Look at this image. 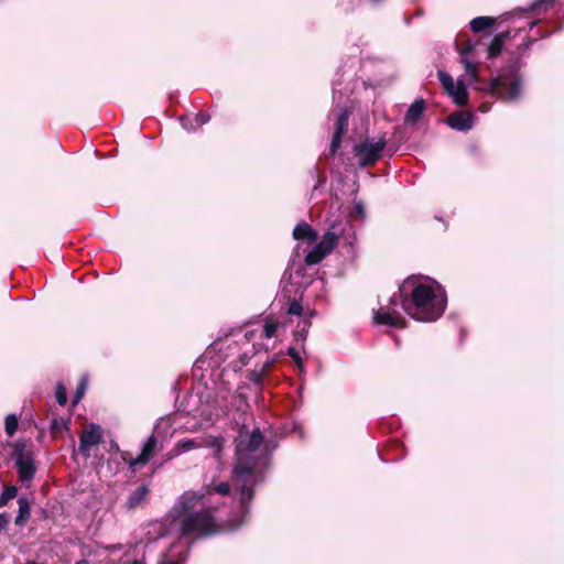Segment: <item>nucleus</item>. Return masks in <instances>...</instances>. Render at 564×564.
<instances>
[{
  "label": "nucleus",
  "mask_w": 564,
  "mask_h": 564,
  "mask_svg": "<svg viewBox=\"0 0 564 564\" xmlns=\"http://www.w3.org/2000/svg\"><path fill=\"white\" fill-rule=\"evenodd\" d=\"M264 437L259 429L236 438L235 464L231 471L234 486L240 492V506L247 514L254 498V487L264 481L270 455L260 452Z\"/></svg>",
  "instance_id": "obj_1"
},
{
  "label": "nucleus",
  "mask_w": 564,
  "mask_h": 564,
  "mask_svg": "<svg viewBox=\"0 0 564 564\" xmlns=\"http://www.w3.org/2000/svg\"><path fill=\"white\" fill-rule=\"evenodd\" d=\"M402 290H409V297L401 299V306L410 317L419 322H434L445 312V295L436 294L431 285L420 283L416 276L406 278Z\"/></svg>",
  "instance_id": "obj_2"
},
{
  "label": "nucleus",
  "mask_w": 564,
  "mask_h": 564,
  "mask_svg": "<svg viewBox=\"0 0 564 564\" xmlns=\"http://www.w3.org/2000/svg\"><path fill=\"white\" fill-rule=\"evenodd\" d=\"M536 39H529L518 46V56L508 59L500 74L489 82L488 91L503 101L517 100L520 96L521 78L519 70L524 65L522 57Z\"/></svg>",
  "instance_id": "obj_3"
},
{
  "label": "nucleus",
  "mask_w": 564,
  "mask_h": 564,
  "mask_svg": "<svg viewBox=\"0 0 564 564\" xmlns=\"http://www.w3.org/2000/svg\"><path fill=\"white\" fill-rule=\"evenodd\" d=\"M220 531V525L215 522L214 517L207 509L185 514L180 524L182 536L206 538Z\"/></svg>",
  "instance_id": "obj_4"
},
{
  "label": "nucleus",
  "mask_w": 564,
  "mask_h": 564,
  "mask_svg": "<svg viewBox=\"0 0 564 564\" xmlns=\"http://www.w3.org/2000/svg\"><path fill=\"white\" fill-rule=\"evenodd\" d=\"M12 457L14 458L19 479L22 482L31 481L36 473L32 449L28 448L24 443L17 442L13 445Z\"/></svg>",
  "instance_id": "obj_5"
},
{
  "label": "nucleus",
  "mask_w": 564,
  "mask_h": 564,
  "mask_svg": "<svg viewBox=\"0 0 564 564\" xmlns=\"http://www.w3.org/2000/svg\"><path fill=\"white\" fill-rule=\"evenodd\" d=\"M387 145L384 138L373 143L369 139L357 143L354 147V153L358 158V165L362 169L373 166L380 159L383 149Z\"/></svg>",
  "instance_id": "obj_6"
},
{
  "label": "nucleus",
  "mask_w": 564,
  "mask_h": 564,
  "mask_svg": "<svg viewBox=\"0 0 564 564\" xmlns=\"http://www.w3.org/2000/svg\"><path fill=\"white\" fill-rule=\"evenodd\" d=\"M102 432L98 424H91L89 429L84 430L79 436L78 451L86 457L89 456V448L102 443Z\"/></svg>",
  "instance_id": "obj_7"
},
{
  "label": "nucleus",
  "mask_w": 564,
  "mask_h": 564,
  "mask_svg": "<svg viewBox=\"0 0 564 564\" xmlns=\"http://www.w3.org/2000/svg\"><path fill=\"white\" fill-rule=\"evenodd\" d=\"M373 323L377 325H388L395 328H405L408 323L395 311L389 312L380 308L373 314Z\"/></svg>",
  "instance_id": "obj_8"
},
{
  "label": "nucleus",
  "mask_w": 564,
  "mask_h": 564,
  "mask_svg": "<svg viewBox=\"0 0 564 564\" xmlns=\"http://www.w3.org/2000/svg\"><path fill=\"white\" fill-rule=\"evenodd\" d=\"M474 116L470 111L460 110L451 113L446 118V123L454 130L467 131L471 129Z\"/></svg>",
  "instance_id": "obj_9"
},
{
  "label": "nucleus",
  "mask_w": 564,
  "mask_h": 564,
  "mask_svg": "<svg viewBox=\"0 0 564 564\" xmlns=\"http://www.w3.org/2000/svg\"><path fill=\"white\" fill-rule=\"evenodd\" d=\"M150 495V488L149 485H141L135 490L130 492V495L127 498V501L124 503V507L128 511L135 510L138 508H141L147 502Z\"/></svg>",
  "instance_id": "obj_10"
},
{
  "label": "nucleus",
  "mask_w": 564,
  "mask_h": 564,
  "mask_svg": "<svg viewBox=\"0 0 564 564\" xmlns=\"http://www.w3.org/2000/svg\"><path fill=\"white\" fill-rule=\"evenodd\" d=\"M158 438L151 435L143 444L141 453L131 462V466H143L150 462L158 451Z\"/></svg>",
  "instance_id": "obj_11"
},
{
  "label": "nucleus",
  "mask_w": 564,
  "mask_h": 564,
  "mask_svg": "<svg viewBox=\"0 0 564 564\" xmlns=\"http://www.w3.org/2000/svg\"><path fill=\"white\" fill-rule=\"evenodd\" d=\"M340 237V230L338 224H332L327 231L323 235L322 240L316 243L326 252L330 253L337 246Z\"/></svg>",
  "instance_id": "obj_12"
},
{
  "label": "nucleus",
  "mask_w": 564,
  "mask_h": 564,
  "mask_svg": "<svg viewBox=\"0 0 564 564\" xmlns=\"http://www.w3.org/2000/svg\"><path fill=\"white\" fill-rule=\"evenodd\" d=\"M512 37L510 31H503L496 34L487 48V58L492 59L498 57L508 40Z\"/></svg>",
  "instance_id": "obj_13"
},
{
  "label": "nucleus",
  "mask_w": 564,
  "mask_h": 564,
  "mask_svg": "<svg viewBox=\"0 0 564 564\" xmlns=\"http://www.w3.org/2000/svg\"><path fill=\"white\" fill-rule=\"evenodd\" d=\"M292 236L295 240H307L308 242H315L318 239V232L306 221L299 223L294 227Z\"/></svg>",
  "instance_id": "obj_14"
},
{
  "label": "nucleus",
  "mask_w": 564,
  "mask_h": 564,
  "mask_svg": "<svg viewBox=\"0 0 564 564\" xmlns=\"http://www.w3.org/2000/svg\"><path fill=\"white\" fill-rule=\"evenodd\" d=\"M204 447L203 437L178 441L171 451L172 456H177L192 449Z\"/></svg>",
  "instance_id": "obj_15"
},
{
  "label": "nucleus",
  "mask_w": 564,
  "mask_h": 564,
  "mask_svg": "<svg viewBox=\"0 0 564 564\" xmlns=\"http://www.w3.org/2000/svg\"><path fill=\"white\" fill-rule=\"evenodd\" d=\"M425 107H426V104H425L424 99H422V98L416 99L406 110V113L404 117L405 123H410V124L416 123L423 116Z\"/></svg>",
  "instance_id": "obj_16"
},
{
  "label": "nucleus",
  "mask_w": 564,
  "mask_h": 564,
  "mask_svg": "<svg viewBox=\"0 0 564 564\" xmlns=\"http://www.w3.org/2000/svg\"><path fill=\"white\" fill-rule=\"evenodd\" d=\"M18 516L15 517V524L18 527H23L28 523L31 517V503L28 497L21 496L18 499Z\"/></svg>",
  "instance_id": "obj_17"
},
{
  "label": "nucleus",
  "mask_w": 564,
  "mask_h": 564,
  "mask_svg": "<svg viewBox=\"0 0 564 564\" xmlns=\"http://www.w3.org/2000/svg\"><path fill=\"white\" fill-rule=\"evenodd\" d=\"M205 496V492L198 495L197 492H186L181 497L178 508L182 512H188L193 510L199 500Z\"/></svg>",
  "instance_id": "obj_18"
},
{
  "label": "nucleus",
  "mask_w": 564,
  "mask_h": 564,
  "mask_svg": "<svg viewBox=\"0 0 564 564\" xmlns=\"http://www.w3.org/2000/svg\"><path fill=\"white\" fill-rule=\"evenodd\" d=\"M455 46L460 55V58L466 57V55L471 53L475 48V45L473 44L467 33H459L457 35Z\"/></svg>",
  "instance_id": "obj_19"
},
{
  "label": "nucleus",
  "mask_w": 564,
  "mask_h": 564,
  "mask_svg": "<svg viewBox=\"0 0 564 564\" xmlns=\"http://www.w3.org/2000/svg\"><path fill=\"white\" fill-rule=\"evenodd\" d=\"M448 95L453 98L454 102L459 107H464L468 104L467 88L459 80H458L456 87L454 88V90H452V93H449Z\"/></svg>",
  "instance_id": "obj_20"
},
{
  "label": "nucleus",
  "mask_w": 564,
  "mask_h": 564,
  "mask_svg": "<svg viewBox=\"0 0 564 564\" xmlns=\"http://www.w3.org/2000/svg\"><path fill=\"white\" fill-rule=\"evenodd\" d=\"M496 23V19L491 17H477L473 19L469 23L470 30L474 33H480L489 28H491Z\"/></svg>",
  "instance_id": "obj_21"
},
{
  "label": "nucleus",
  "mask_w": 564,
  "mask_h": 564,
  "mask_svg": "<svg viewBox=\"0 0 564 564\" xmlns=\"http://www.w3.org/2000/svg\"><path fill=\"white\" fill-rule=\"evenodd\" d=\"M349 116L350 112L347 109H344L340 111V113L337 116L336 119V129L334 134L338 135H345L348 130V122H349Z\"/></svg>",
  "instance_id": "obj_22"
},
{
  "label": "nucleus",
  "mask_w": 564,
  "mask_h": 564,
  "mask_svg": "<svg viewBox=\"0 0 564 564\" xmlns=\"http://www.w3.org/2000/svg\"><path fill=\"white\" fill-rule=\"evenodd\" d=\"M328 253H326L321 246L315 245L314 248L305 256L304 262L307 265L319 263Z\"/></svg>",
  "instance_id": "obj_23"
},
{
  "label": "nucleus",
  "mask_w": 564,
  "mask_h": 564,
  "mask_svg": "<svg viewBox=\"0 0 564 564\" xmlns=\"http://www.w3.org/2000/svg\"><path fill=\"white\" fill-rule=\"evenodd\" d=\"M204 441V447H210L214 449L215 456L219 457L220 453L224 448V438L223 437H216V436H206L203 437Z\"/></svg>",
  "instance_id": "obj_24"
},
{
  "label": "nucleus",
  "mask_w": 564,
  "mask_h": 564,
  "mask_svg": "<svg viewBox=\"0 0 564 564\" xmlns=\"http://www.w3.org/2000/svg\"><path fill=\"white\" fill-rule=\"evenodd\" d=\"M311 325L312 323L308 318L299 322L294 330V339L296 341H305Z\"/></svg>",
  "instance_id": "obj_25"
},
{
  "label": "nucleus",
  "mask_w": 564,
  "mask_h": 564,
  "mask_svg": "<svg viewBox=\"0 0 564 564\" xmlns=\"http://www.w3.org/2000/svg\"><path fill=\"white\" fill-rule=\"evenodd\" d=\"M203 490H204L205 495H212V494L216 492V494H219L223 496H227L230 492V486L227 481H223L216 486L206 485L203 487Z\"/></svg>",
  "instance_id": "obj_26"
},
{
  "label": "nucleus",
  "mask_w": 564,
  "mask_h": 564,
  "mask_svg": "<svg viewBox=\"0 0 564 564\" xmlns=\"http://www.w3.org/2000/svg\"><path fill=\"white\" fill-rule=\"evenodd\" d=\"M18 495V488L13 485L4 486L3 491L0 495V507H4L8 502L15 498Z\"/></svg>",
  "instance_id": "obj_27"
},
{
  "label": "nucleus",
  "mask_w": 564,
  "mask_h": 564,
  "mask_svg": "<svg viewBox=\"0 0 564 564\" xmlns=\"http://www.w3.org/2000/svg\"><path fill=\"white\" fill-rule=\"evenodd\" d=\"M437 77L447 94L452 93V90H454L456 87L453 77L448 73L438 70Z\"/></svg>",
  "instance_id": "obj_28"
},
{
  "label": "nucleus",
  "mask_w": 564,
  "mask_h": 564,
  "mask_svg": "<svg viewBox=\"0 0 564 564\" xmlns=\"http://www.w3.org/2000/svg\"><path fill=\"white\" fill-rule=\"evenodd\" d=\"M19 420L15 414H9L6 417L4 430L8 436H13L18 430Z\"/></svg>",
  "instance_id": "obj_29"
},
{
  "label": "nucleus",
  "mask_w": 564,
  "mask_h": 564,
  "mask_svg": "<svg viewBox=\"0 0 564 564\" xmlns=\"http://www.w3.org/2000/svg\"><path fill=\"white\" fill-rule=\"evenodd\" d=\"M278 328H279V323L275 322L272 317H267L264 321L263 336L265 338L274 337Z\"/></svg>",
  "instance_id": "obj_30"
},
{
  "label": "nucleus",
  "mask_w": 564,
  "mask_h": 564,
  "mask_svg": "<svg viewBox=\"0 0 564 564\" xmlns=\"http://www.w3.org/2000/svg\"><path fill=\"white\" fill-rule=\"evenodd\" d=\"M554 2L555 0H535L530 8L536 13L546 12Z\"/></svg>",
  "instance_id": "obj_31"
},
{
  "label": "nucleus",
  "mask_w": 564,
  "mask_h": 564,
  "mask_svg": "<svg viewBox=\"0 0 564 564\" xmlns=\"http://www.w3.org/2000/svg\"><path fill=\"white\" fill-rule=\"evenodd\" d=\"M460 62L465 66L466 73L471 77L473 80L478 79V66L474 62L467 59L466 57L460 58Z\"/></svg>",
  "instance_id": "obj_32"
},
{
  "label": "nucleus",
  "mask_w": 564,
  "mask_h": 564,
  "mask_svg": "<svg viewBox=\"0 0 564 564\" xmlns=\"http://www.w3.org/2000/svg\"><path fill=\"white\" fill-rule=\"evenodd\" d=\"M264 375H262V372L260 370H257V369H252V370H249L246 375V378L251 381L252 383H254L256 386H258L259 388H262L263 386V380H264Z\"/></svg>",
  "instance_id": "obj_33"
},
{
  "label": "nucleus",
  "mask_w": 564,
  "mask_h": 564,
  "mask_svg": "<svg viewBox=\"0 0 564 564\" xmlns=\"http://www.w3.org/2000/svg\"><path fill=\"white\" fill-rule=\"evenodd\" d=\"M55 398L59 405H65L67 402V390L63 383H57L55 388Z\"/></svg>",
  "instance_id": "obj_34"
},
{
  "label": "nucleus",
  "mask_w": 564,
  "mask_h": 564,
  "mask_svg": "<svg viewBox=\"0 0 564 564\" xmlns=\"http://www.w3.org/2000/svg\"><path fill=\"white\" fill-rule=\"evenodd\" d=\"M403 297H409V290H402V284L400 285L399 288V291L395 292L391 297H390V305L391 306H395L398 304H401V299Z\"/></svg>",
  "instance_id": "obj_35"
},
{
  "label": "nucleus",
  "mask_w": 564,
  "mask_h": 564,
  "mask_svg": "<svg viewBox=\"0 0 564 564\" xmlns=\"http://www.w3.org/2000/svg\"><path fill=\"white\" fill-rule=\"evenodd\" d=\"M286 312H288L289 315L302 316L304 314V308H303V305H302V303L300 301L293 300L290 303Z\"/></svg>",
  "instance_id": "obj_36"
},
{
  "label": "nucleus",
  "mask_w": 564,
  "mask_h": 564,
  "mask_svg": "<svg viewBox=\"0 0 564 564\" xmlns=\"http://www.w3.org/2000/svg\"><path fill=\"white\" fill-rule=\"evenodd\" d=\"M341 139H343V135L333 134L330 144H329L328 156H334L337 153L338 149L340 148Z\"/></svg>",
  "instance_id": "obj_37"
},
{
  "label": "nucleus",
  "mask_w": 564,
  "mask_h": 564,
  "mask_svg": "<svg viewBox=\"0 0 564 564\" xmlns=\"http://www.w3.org/2000/svg\"><path fill=\"white\" fill-rule=\"evenodd\" d=\"M86 386H87V381H86V379H83L79 382V384L77 387V390H76V392H75V394L73 397V404L74 405L77 404L83 399V397L85 394V391H86Z\"/></svg>",
  "instance_id": "obj_38"
},
{
  "label": "nucleus",
  "mask_w": 564,
  "mask_h": 564,
  "mask_svg": "<svg viewBox=\"0 0 564 564\" xmlns=\"http://www.w3.org/2000/svg\"><path fill=\"white\" fill-rule=\"evenodd\" d=\"M210 115L206 111H198L195 115V127H202L203 124L207 123L210 120Z\"/></svg>",
  "instance_id": "obj_39"
},
{
  "label": "nucleus",
  "mask_w": 564,
  "mask_h": 564,
  "mask_svg": "<svg viewBox=\"0 0 564 564\" xmlns=\"http://www.w3.org/2000/svg\"><path fill=\"white\" fill-rule=\"evenodd\" d=\"M276 361H278V357H276V356H274V357H272L271 359L267 360V361L262 365V367H261V369H260V371L262 372V375H264V376L267 377V376L270 373V371L273 369V367H274V365H275V362H276Z\"/></svg>",
  "instance_id": "obj_40"
},
{
  "label": "nucleus",
  "mask_w": 564,
  "mask_h": 564,
  "mask_svg": "<svg viewBox=\"0 0 564 564\" xmlns=\"http://www.w3.org/2000/svg\"><path fill=\"white\" fill-rule=\"evenodd\" d=\"M288 355L295 361L297 367H300V368L303 367V360H302L299 351L294 347H290L288 349Z\"/></svg>",
  "instance_id": "obj_41"
},
{
  "label": "nucleus",
  "mask_w": 564,
  "mask_h": 564,
  "mask_svg": "<svg viewBox=\"0 0 564 564\" xmlns=\"http://www.w3.org/2000/svg\"><path fill=\"white\" fill-rule=\"evenodd\" d=\"M250 356L247 354V352H243L242 355L239 356V358L235 361V366L238 367V368H242L245 367L246 365L249 364V360H250Z\"/></svg>",
  "instance_id": "obj_42"
},
{
  "label": "nucleus",
  "mask_w": 564,
  "mask_h": 564,
  "mask_svg": "<svg viewBox=\"0 0 564 564\" xmlns=\"http://www.w3.org/2000/svg\"><path fill=\"white\" fill-rule=\"evenodd\" d=\"M121 458L124 463H127L129 465V467L131 468H134L135 466H131V462H133L135 459V457H133L130 452H122L121 453Z\"/></svg>",
  "instance_id": "obj_43"
},
{
  "label": "nucleus",
  "mask_w": 564,
  "mask_h": 564,
  "mask_svg": "<svg viewBox=\"0 0 564 564\" xmlns=\"http://www.w3.org/2000/svg\"><path fill=\"white\" fill-rule=\"evenodd\" d=\"M180 121L182 123V127L186 130L194 131L196 129V127H194L192 123L188 124V118L185 116H182L180 118Z\"/></svg>",
  "instance_id": "obj_44"
},
{
  "label": "nucleus",
  "mask_w": 564,
  "mask_h": 564,
  "mask_svg": "<svg viewBox=\"0 0 564 564\" xmlns=\"http://www.w3.org/2000/svg\"><path fill=\"white\" fill-rule=\"evenodd\" d=\"M9 522L8 516L6 513H0V532L8 527Z\"/></svg>",
  "instance_id": "obj_45"
},
{
  "label": "nucleus",
  "mask_w": 564,
  "mask_h": 564,
  "mask_svg": "<svg viewBox=\"0 0 564 564\" xmlns=\"http://www.w3.org/2000/svg\"><path fill=\"white\" fill-rule=\"evenodd\" d=\"M354 208L356 214H358L361 217L365 216V206L361 202H356Z\"/></svg>",
  "instance_id": "obj_46"
},
{
  "label": "nucleus",
  "mask_w": 564,
  "mask_h": 564,
  "mask_svg": "<svg viewBox=\"0 0 564 564\" xmlns=\"http://www.w3.org/2000/svg\"><path fill=\"white\" fill-rule=\"evenodd\" d=\"M315 315H316L315 310H307V312L305 314V318H308L311 321V318L314 317Z\"/></svg>",
  "instance_id": "obj_47"
},
{
  "label": "nucleus",
  "mask_w": 564,
  "mask_h": 564,
  "mask_svg": "<svg viewBox=\"0 0 564 564\" xmlns=\"http://www.w3.org/2000/svg\"><path fill=\"white\" fill-rule=\"evenodd\" d=\"M57 429H58V422L56 419H53V421L51 423V430L54 433Z\"/></svg>",
  "instance_id": "obj_48"
},
{
  "label": "nucleus",
  "mask_w": 564,
  "mask_h": 564,
  "mask_svg": "<svg viewBox=\"0 0 564 564\" xmlns=\"http://www.w3.org/2000/svg\"><path fill=\"white\" fill-rule=\"evenodd\" d=\"M489 109H490V106H489L488 104H486V102H484V104L479 107V110H480L481 112H487V111H489Z\"/></svg>",
  "instance_id": "obj_49"
},
{
  "label": "nucleus",
  "mask_w": 564,
  "mask_h": 564,
  "mask_svg": "<svg viewBox=\"0 0 564 564\" xmlns=\"http://www.w3.org/2000/svg\"><path fill=\"white\" fill-rule=\"evenodd\" d=\"M161 564H182L181 562L178 561H170L167 558H164Z\"/></svg>",
  "instance_id": "obj_50"
},
{
  "label": "nucleus",
  "mask_w": 564,
  "mask_h": 564,
  "mask_svg": "<svg viewBox=\"0 0 564 564\" xmlns=\"http://www.w3.org/2000/svg\"><path fill=\"white\" fill-rule=\"evenodd\" d=\"M131 564H145L143 560H134Z\"/></svg>",
  "instance_id": "obj_51"
},
{
  "label": "nucleus",
  "mask_w": 564,
  "mask_h": 564,
  "mask_svg": "<svg viewBox=\"0 0 564 564\" xmlns=\"http://www.w3.org/2000/svg\"><path fill=\"white\" fill-rule=\"evenodd\" d=\"M76 564H90V563L86 560H82V561L77 562Z\"/></svg>",
  "instance_id": "obj_52"
},
{
  "label": "nucleus",
  "mask_w": 564,
  "mask_h": 564,
  "mask_svg": "<svg viewBox=\"0 0 564 564\" xmlns=\"http://www.w3.org/2000/svg\"><path fill=\"white\" fill-rule=\"evenodd\" d=\"M535 24H536V22H535V21L531 22V23H530V29H532Z\"/></svg>",
  "instance_id": "obj_53"
},
{
  "label": "nucleus",
  "mask_w": 564,
  "mask_h": 564,
  "mask_svg": "<svg viewBox=\"0 0 564 564\" xmlns=\"http://www.w3.org/2000/svg\"><path fill=\"white\" fill-rule=\"evenodd\" d=\"M371 1H372V2H375V3H379V2H381L382 0H371Z\"/></svg>",
  "instance_id": "obj_54"
}]
</instances>
